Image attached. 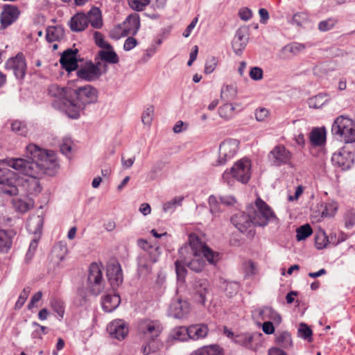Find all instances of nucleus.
Here are the masks:
<instances>
[{
    "mask_svg": "<svg viewBox=\"0 0 355 355\" xmlns=\"http://www.w3.org/2000/svg\"><path fill=\"white\" fill-rule=\"evenodd\" d=\"M154 115V107L149 105L144 111L141 116V121L144 125H150L152 123Z\"/></svg>",
    "mask_w": 355,
    "mask_h": 355,
    "instance_id": "nucleus-51",
    "label": "nucleus"
},
{
    "mask_svg": "<svg viewBox=\"0 0 355 355\" xmlns=\"http://www.w3.org/2000/svg\"><path fill=\"white\" fill-rule=\"evenodd\" d=\"M106 275L113 289L117 288L123 282L121 266L115 259H110L107 264Z\"/></svg>",
    "mask_w": 355,
    "mask_h": 355,
    "instance_id": "nucleus-13",
    "label": "nucleus"
},
{
    "mask_svg": "<svg viewBox=\"0 0 355 355\" xmlns=\"http://www.w3.org/2000/svg\"><path fill=\"white\" fill-rule=\"evenodd\" d=\"M53 310L58 314V316L62 318L64 314V302L58 299H53L51 301Z\"/></svg>",
    "mask_w": 355,
    "mask_h": 355,
    "instance_id": "nucleus-48",
    "label": "nucleus"
},
{
    "mask_svg": "<svg viewBox=\"0 0 355 355\" xmlns=\"http://www.w3.org/2000/svg\"><path fill=\"white\" fill-rule=\"evenodd\" d=\"M180 259V260H177L175 262V271L178 279L184 280L187 274V269L185 268L187 266V258L183 255Z\"/></svg>",
    "mask_w": 355,
    "mask_h": 355,
    "instance_id": "nucleus-39",
    "label": "nucleus"
},
{
    "mask_svg": "<svg viewBox=\"0 0 355 355\" xmlns=\"http://www.w3.org/2000/svg\"><path fill=\"white\" fill-rule=\"evenodd\" d=\"M103 71L98 70L97 66L94 65L91 60L87 61L84 65L76 69V75L78 78L92 82L98 80L103 73H105L107 71V65L103 64Z\"/></svg>",
    "mask_w": 355,
    "mask_h": 355,
    "instance_id": "nucleus-12",
    "label": "nucleus"
},
{
    "mask_svg": "<svg viewBox=\"0 0 355 355\" xmlns=\"http://www.w3.org/2000/svg\"><path fill=\"white\" fill-rule=\"evenodd\" d=\"M246 211L252 218L253 225L265 227L270 222L278 219L271 207L260 197H257L254 204L247 206Z\"/></svg>",
    "mask_w": 355,
    "mask_h": 355,
    "instance_id": "nucleus-6",
    "label": "nucleus"
},
{
    "mask_svg": "<svg viewBox=\"0 0 355 355\" xmlns=\"http://www.w3.org/2000/svg\"><path fill=\"white\" fill-rule=\"evenodd\" d=\"M250 76L252 80H260L263 78V70L260 67H254L250 71Z\"/></svg>",
    "mask_w": 355,
    "mask_h": 355,
    "instance_id": "nucleus-61",
    "label": "nucleus"
},
{
    "mask_svg": "<svg viewBox=\"0 0 355 355\" xmlns=\"http://www.w3.org/2000/svg\"><path fill=\"white\" fill-rule=\"evenodd\" d=\"M329 243V237L324 232H320L315 236V245L317 249L325 248Z\"/></svg>",
    "mask_w": 355,
    "mask_h": 355,
    "instance_id": "nucleus-47",
    "label": "nucleus"
},
{
    "mask_svg": "<svg viewBox=\"0 0 355 355\" xmlns=\"http://www.w3.org/2000/svg\"><path fill=\"white\" fill-rule=\"evenodd\" d=\"M259 315L262 320H272L276 324H279L282 322V317L279 313H277L272 307L265 306L259 312Z\"/></svg>",
    "mask_w": 355,
    "mask_h": 355,
    "instance_id": "nucleus-32",
    "label": "nucleus"
},
{
    "mask_svg": "<svg viewBox=\"0 0 355 355\" xmlns=\"http://www.w3.org/2000/svg\"><path fill=\"white\" fill-rule=\"evenodd\" d=\"M15 205L19 211L25 213L28 211L33 207V205L31 202H26L25 200L19 199L17 201Z\"/></svg>",
    "mask_w": 355,
    "mask_h": 355,
    "instance_id": "nucleus-60",
    "label": "nucleus"
},
{
    "mask_svg": "<svg viewBox=\"0 0 355 355\" xmlns=\"http://www.w3.org/2000/svg\"><path fill=\"white\" fill-rule=\"evenodd\" d=\"M99 59L105 62L104 64H117L119 62V58L117 54L114 52L113 49H107V51L101 50L98 52Z\"/></svg>",
    "mask_w": 355,
    "mask_h": 355,
    "instance_id": "nucleus-34",
    "label": "nucleus"
},
{
    "mask_svg": "<svg viewBox=\"0 0 355 355\" xmlns=\"http://www.w3.org/2000/svg\"><path fill=\"white\" fill-rule=\"evenodd\" d=\"M309 19V16L306 12H300L293 15V23L295 24L298 26H302Z\"/></svg>",
    "mask_w": 355,
    "mask_h": 355,
    "instance_id": "nucleus-55",
    "label": "nucleus"
},
{
    "mask_svg": "<svg viewBox=\"0 0 355 355\" xmlns=\"http://www.w3.org/2000/svg\"><path fill=\"white\" fill-rule=\"evenodd\" d=\"M162 324L158 320H144L139 322L138 335L141 341V353L150 355L160 350L164 343L160 339Z\"/></svg>",
    "mask_w": 355,
    "mask_h": 355,
    "instance_id": "nucleus-3",
    "label": "nucleus"
},
{
    "mask_svg": "<svg viewBox=\"0 0 355 355\" xmlns=\"http://www.w3.org/2000/svg\"><path fill=\"white\" fill-rule=\"evenodd\" d=\"M310 143L313 146L320 147L326 142V130L324 128H314L309 135Z\"/></svg>",
    "mask_w": 355,
    "mask_h": 355,
    "instance_id": "nucleus-26",
    "label": "nucleus"
},
{
    "mask_svg": "<svg viewBox=\"0 0 355 355\" xmlns=\"http://www.w3.org/2000/svg\"><path fill=\"white\" fill-rule=\"evenodd\" d=\"M313 233L312 228L309 224L300 226L296 230V238L297 241L305 240Z\"/></svg>",
    "mask_w": 355,
    "mask_h": 355,
    "instance_id": "nucleus-46",
    "label": "nucleus"
},
{
    "mask_svg": "<svg viewBox=\"0 0 355 355\" xmlns=\"http://www.w3.org/2000/svg\"><path fill=\"white\" fill-rule=\"evenodd\" d=\"M218 64V58L214 56L208 58L205 62V73L206 74L211 73Z\"/></svg>",
    "mask_w": 355,
    "mask_h": 355,
    "instance_id": "nucleus-54",
    "label": "nucleus"
},
{
    "mask_svg": "<svg viewBox=\"0 0 355 355\" xmlns=\"http://www.w3.org/2000/svg\"><path fill=\"white\" fill-rule=\"evenodd\" d=\"M20 10L16 6L6 4L2 8L0 14L1 26L3 29L6 28L17 20L20 15Z\"/></svg>",
    "mask_w": 355,
    "mask_h": 355,
    "instance_id": "nucleus-19",
    "label": "nucleus"
},
{
    "mask_svg": "<svg viewBox=\"0 0 355 355\" xmlns=\"http://www.w3.org/2000/svg\"><path fill=\"white\" fill-rule=\"evenodd\" d=\"M33 326L35 327L36 329L33 331V338H37L41 339L43 335L47 334V327L42 326L36 322H33Z\"/></svg>",
    "mask_w": 355,
    "mask_h": 355,
    "instance_id": "nucleus-57",
    "label": "nucleus"
},
{
    "mask_svg": "<svg viewBox=\"0 0 355 355\" xmlns=\"http://www.w3.org/2000/svg\"><path fill=\"white\" fill-rule=\"evenodd\" d=\"M0 162L27 176L18 175L17 184H16L18 194L21 191L28 195L36 196L42 191L39 179L43 175H48L47 170L44 169L43 166L35 163L28 164L21 159H1Z\"/></svg>",
    "mask_w": 355,
    "mask_h": 355,
    "instance_id": "nucleus-1",
    "label": "nucleus"
},
{
    "mask_svg": "<svg viewBox=\"0 0 355 355\" xmlns=\"http://www.w3.org/2000/svg\"><path fill=\"white\" fill-rule=\"evenodd\" d=\"M191 355H223L222 349L217 345L204 346Z\"/></svg>",
    "mask_w": 355,
    "mask_h": 355,
    "instance_id": "nucleus-35",
    "label": "nucleus"
},
{
    "mask_svg": "<svg viewBox=\"0 0 355 355\" xmlns=\"http://www.w3.org/2000/svg\"><path fill=\"white\" fill-rule=\"evenodd\" d=\"M354 158L352 153L343 150L333 154L331 162L334 166L340 167L342 170H347L353 165Z\"/></svg>",
    "mask_w": 355,
    "mask_h": 355,
    "instance_id": "nucleus-21",
    "label": "nucleus"
},
{
    "mask_svg": "<svg viewBox=\"0 0 355 355\" xmlns=\"http://www.w3.org/2000/svg\"><path fill=\"white\" fill-rule=\"evenodd\" d=\"M10 128L15 134L26 137L28 134V128L24 121L14 120L10 123Z\"/></svg>",
    "mask_w": 355,
    "mask_h": 355,
    "instance_id": "nucleus-38",
    "label": "nucleus"
},
{
    "mask_svg": "<svg viewBox=\"0 0 355 355\" xmlns=\"http://www.w3.org/2000/svg\"><path fill=\"white\" fill-rule=\"evenodd\" d=\"M187 253L194 257L190 261H187V266L196 272H201L205 267V261L200 257L201 255L211 264H216L220 258L218 252L213 251L206 244L200 242L198 238L196 241L192 240L191 236L189 245L182 247L179 250L180 257Z\"/></svg>",
    "mask_w": 355,
    "mask_h": 355,
    "instance_id": "nucleus-4",
    "label": "nucleus"
},
{
    "mask_svg": "<svg viewBox=\"0 0 355 355\" xmlns=\"http://www.w3.org/2000/svg\"><path fill=\"white\" fill-rule=\"evenodd\" d=\"M210 211L214 216H217L223 211L221 209V202L216 196L211 195L208 200Z\"/></svg>",
    "mask_w": 355,
    "mask_h": 355,
    "instance_id": "nucleus-45",
    "label": "nucleus"
},
{
    "mask_svg": "<svg viewBox=\"0 0 355 355\" xmlns=\"http://www.w3.org/2000/svg\"><path fill=\"white\" fill-rule=\"evenodd\" d=\"M25 153L29 160L23 158L11 157H7L5 159H21L28 164L35 163L39 166H43L44 169L47 170L48 175L53 176L55 174L58 163L56 155L53 150H47L31 143L26 147Z\"/></svg>",
    "mask_w": 355,
    "mask_h": 355,
    "instance_id": "nucleus-5",
    "label": "nucleus"
},
{
    "mask_svg": "<svg viewBox=\"0 0 355 355\" xmlns=\"http://www.w3.org/2000/svg\"><path fill=\"white\" fill-rule=\"evenodd\" d=\"M69 26L73 32L83 31L88 27L87 17L83 12L76 13L71 18Z\"/></svg>",
    "mask_w": 355,
    "mask_h": 355,
    "instance_id": "nucleus-25",
    "label": "nucleus"
},
{
    "mask_svg": "<svg viewBox=\"0 0 355 355\" xmlns=\"http://www.w3.org/2000/svg\"><path fill=\"white\" fill-rule=\"evenodd\" d=\"M88 20V25L96 29H99L103 26V19L101 10L97 7H92L91 10L85 14Z\"/></svg>",
    "mask_w": 355,
    "mask_h": 355,
    "instance_id": "nucleus-30",
    "label": "nucleus"
},
{
    "mask_svg": "<svg viewBox=\"0 0 355 355\" xmlns=\"http://www.w3.org/2000/svg\"><path fill=\"white\" fill-rule=\"evenodd\" d=\"M8 70H12L17 79L22 80L26 73V59L22 53H19L14 58H9L5 64Z\"/></svg>",
    "mask_w": 355,
    "mask_h": 355,
    "instance_id": "nucleus-15",
    "label": "nucleus"
},
{
    "mask_svg": "<svg viewBox=\"0 0 355 355\" xmlns=\"http://www.w3.org/2000/svg\"><path fill=\"white\" fill-rule=\"evenodd\" d=\"M72 144L73 141L71 138H64L60 146V152L66 156H68L71 153Z\"/></svg>",
    "mask_w": 355,
    "mask_h": 355,
    "instance_id": "nucleus-56",
    "label": "nucleus"
},
{
    "mask_svg": "<svg viewBox=\"0 0 355 355\" xmlns=\"http://www.w3.org/2000/svg\"><path fill=\"white\" fill-rule=\"evenodd\" d=\"M94 39L96 45L98 47L105 49H112V45L104 40L103 35L101 33L96 31L94 33Z\"/></svg>",
    "mask_w": 355,
    "mask_h": 355,
    "instance_id": "nucleus-50",
    "label": "nucleus"
},
{
    "mask_svg": "<svg viewBox=\"0 0 355 355\" xmlns=\"http://www.w3.org/2000/svg\"><path fill=\"white\" fill-rule=\"evenodd\" d=\"M18 175L16 173L7 168H0V184L2 193L14 196L18 195L16 187Z\"/></svg>",
    "mask_w": 355,
    "mask_h": 355,
    "instance_id": "nucleus-11",
    "label": "nucleus"
},
{
    "mask_svg": "<svg viewBox=\"0 0 355 355\" xmlns=\"http://www.w3.org/2000/svg\"><path fill=\"white\" fill-rule=\"evenodd\" d=\"M254 334L250 333H241L235 335L234 343L247 349H252V343Z\"/></svg>",
    "mask_w": 355,
    "mask_h": 355,
    "instance_id": "nucleus-33",
    "label": "nucleus"
},
{
    "mask_svg": "<svg viewBox=\"0 0 355 355\" xmlns=\"http://www.w3.org/2000/svg\"><path fill=\"white\" fill-rule=\"evenodd\" d=\"M15 234L13 230L0 229V252H7L11 248L12 238Z\"/></svg>",
    "mask_w": 355,
    "mask_h": 355,
    "instance_id": "nucleus-27",
    "label": "nucleus"
},
{
    "mask_svg": "<svg viewBox=\"0 0 355 355\" xmlns=\"http://www.w3.org/2000/svg\"><path fill=\"white\" fill-rule=\"evenodd\" d=\"M276 343L282 347L287 348L292 345L291 334L287 331H283L277 334L276 336Z\"/></svg>",
    "mask_w": 355,
    "mask_h": 355,
    "instance_id": "nucleus-43",
    "label": "nucleus"
},
{
    "mask_svg": "<svg viewBox=\"0 0 355 355\" xmlns=\"http://www.w3.org/2000/svg\"><path fill=\"white\" fill-rule=\"evenodd\" d=\"M184 200V197L178 196L175 197L172 200L166 202L163 205V210L165 212H173L178 206H181L182 202Z\"/></svg>",
    "mask_w": 355,
    "mask_h": 355,
    "instance_id": "nucleus-44",
    "label": "nucleus"
},
{
    "mask_svg": "<svg viewBox=\"0 0 355 355\" xmlns=\"http://www.w3.org/2000/svg\"><path fill=\"white\" fill-rule=\"evenodd\" d=\"M105 287L101 267L96 263L90 264L87 279V288L92 295H98Z\"/></svg>",
    "mask_w": 355,
    "mask_h": 355,
    "instance_id": "nucleus-9",
    "label": "nucleus"
},
{
    "mask_svg": "<svg viewBox=\"0 0 355 355\" xmlns=\"http://www.w3.org/2000/svg\"><path fill=\"white\" fill-rule=\"evenodd\" d=\"M120 302L119 295H106L102 299V307L105 312L110 313L119 306Z\"/></svg>",
    "mask_w": 355,
    "mask_h": 355,
    "instance_id": "nucleus-28",
    "label": "nucleus"
},
{
    "mask_svg": "<svg viewBox=\"0 0 355 355\" xmlns=\"http://www.w3.org/2000/svg\"><path fill=\"white\" fill-rule=\"evenodd\" d=\"M306 46L304 44L298 42H291L284 46L286 51H289L293 55H297L304 51Z\"/></svg>",
    "mask_w": 355,
    "mask_h": 355,
    "instance_id": "nucleus-52",
    "label": "nucleus"
},
{
    "mask_svg": "<svg viewBox=\"0 0 355 355\" xmlns=\"http://www.w3.org/2000/svg\"><path fill=\"white\" fill-rule=\"evenodd\" d=\"M138 42L137 40L133 37H128L124 42L123 49L126 51H129L134 49Z\"/></svg>",
    "mask_w": 355,
    "mask_h": 355,
    "instance_id": "nucleus-63",
    "label": "nucleus"
},
{
    "mask_svg": "<svg viewBox=\"0 0 355 355\" xmlns=\"http://www.w3.org/2000/svg\"><path fill=\"white\" fill-rule=\"evenodd\" d=\"M239 143L236 139H227L223 141L219 146L218 164L223 165L236 154Z\"/></svg>",
    "mask_w": 355,
    "mask_h": 355,
    "instance_id": "nucleus-16",
    "label": "nucleus"
},
{
    "mask_svg": "<svg viewBox=\"0 0 355 355\" xmlns=\"http://www.w3.org/2000/svg\"><path fill=\"white\" fill-rule=\"evenodd\" d=\"M267 158L272 166L279 167L291 165L293 154L283 144H278L269 152Z\"/></svg>",
    "mask_w": 355,
    "mask_h": 355,
    "instance_id": "nucleus-10",
    "label": "nucleus"
},
{
    "mask_svg": "<svg viewBox=\"0 0 355 355\" xmlns=\"http://www.w3.org/2000/svg\"><path fill=\"white\" fill-rule=\"evenodd\" d=\"M331 132L346 144L354 143L355 142V121L340 115L332 124Z\"/></svg>",
    "mask_w": 355,
    "mask_h": 355,
    "instance_id": "nucleus-7",
    "label": "nucleus"
},
{
    "mask_svg": "<svg viewBox=\"0 0 355 355\" xmlns=\"http://www.w3.org/2000/svg\"><path fill=\"white\" fill-rule=\"evenodd\" d=\"M78 50L77 49H67L61 54L60 63L62 68L68 73L76 71L78 68V62L81 60L78 58Z\"/></svg>",
    "mask_w": 355,
    "mask_h": 355,
    "instance_id": "nucleus-17",
    "label": "nucleus"
},
{
    "mask_svg": "<svg viewBox=\"0 0 355 355\" xmlns=\"http://www.w3.org/2000/svg\"><path fill=\"white\" fill-rule=\"evenodd\" d=\"M269 111L263 107L257 109L255 112V118L259 121H263L268 118Z\"/></svg>",
    "mask_w": 355,
    "mask_h": 355,
    "instance_id": "nucleus-64",
    "label": "nucleus"
},
{
    "mask_svg": "<svg viewBox=\"0 0 355 355\" xmlns=\"http://www.w3.org/2000/svg\"><path fill=\"white\" fill-rule=\"evenodd\" d=\"M250 169V161L247 159H242L233 165L230 171H225L223 173V179L228 184H231V178L243 184H246L251 177Z\"/></svg>",
    "mask_w": 355,
    "mask_h": 355,
    "instance_id": "nucleus-8",
    "label": "nucleus"
},
{
    "mask_svg": "<svg viewBox=\"0 0 355 355\" xmlns=\"http://www.w3.org/2000/svg\"><path fill=\"white\" fill-rule=\"evenodd\" d=\"M98 94V90L90 85L76 89L71 88L69 93V103H67V105H64L62 107L64 109V113L68 117L77 119L80 117V113L83 112L86 105L97 102ZM55 105L61 107L57 103Z\"/></svg>",
    "mask_w": 355,
    "mask_h": 355,
    "instance_id": "nucleus-2",
    "label": "nucleus"
},
{
    "mask_svg": "<svg viewBox=\"0 0 355 355\" xmlns=\"http://www.w3.org/2000/svg\"><path fill=\"white\" fill-rule=\"evenodd\" d=\"M31 291V288L30 286H26L21 293H20L18 300L15 305V309H20L23 305L24 304L25 302L26 301Z\"/></svg>",
    "mask_w": 355,
    "mask_h": 355,
    "instance_id": "nucleus-49",
    "label": "nucleus"
},
{
    "mask_svg": "<svg viewBox=\"0 0 355 355\" xmlns=\"http://www.w3.org/2000/svg\"><path fill=\"white\" fill-rule=\"evenodd\" d=\"M345 226L349 229L355 225V210L349 209L346 211L344 216Z\"/></svg>",
    "mask_w": 355,
    "mask_h": 355,
    "instance_id": "nucleus-53",
    "label": "nucleus"
},
{
    "mask_svg": "<svg viewBox=\"0 0 355 355\" xmlns=\"http://www.w3.org/2000/svg\"><path fill=\"white\" fill-rule=\"evenodd\" d=\"M234 105L227 102L218 108V114L221 118L228 120L234 116Z\"/></svg>",
    "mask_w": 355,
    "mask_h": 355,
    "instance_id": "nucleus-41",
    "label": "nucleus"
},
{
    "mask_svg": "<svg viewBox=\"0 0 355 355\" xmlns=\"http://www.w3.org/2000/svg\"><path fill=\"white\" fill-rule=\"evenodd\" d=\"M189 338L192 340L204 338L208 334V327L205 324H193L188 327Z\"/></svg>",
    "mask_w": 355,
    "mask_h": 355,
    "instance_id": "nucleus-29",
    "label": "nucleus"
},
{
    "mask_svg": "<svg viewBox=\"0 0 355 355\" xmlns=\"http://www.w3.org/2000/svg\"><path fill=\"white\" fill-rule=\"evenodd\" d=\"M64 36V29L61 26H49L46 29V39L49 43L58 41Z\"/></svg>",
    "mask_w": 355,
    "mask_h": 355,
    "instance_id": "nucleus-31",
    "label": "nucleus"
},
{
    "mask_svg": "<svg viewBox=\"0 0 355 355\" xmlns=\"http://www.w3.org/2000/svg\"><path fill=\"white\" fill-rule=\"evenodd\" d=\"M171 337L174 340L184 341L187 340L189 338V330L188 327H178L173 329L171 334Z\"/></svg>",
    "mask_w": 355,
    "mask_h": 355,
    "instance_id": "nucleus-42",
    "label": "nucleus"
},
{
    "mask_svg": "<svg viewBox=\"0 0 355 355\" xmlns=\"http://www.w3.org/2000/svg\"><path fill=\"white\" fill-rule=\"evenodd\" d=\"M69 90H71V87H62L58 85L53 84L49 87V94L55 99L52 102V105L54 108L64 112L63 107H59L55 105V103L59 104L60 107L67 105V103H69L70 98L69 96Z\"/></svg>",
    "mask_w": 355,
    "mask_h": 355,
    "instance_id": "nucleus-14",
    "label": "nucleus"
},
{
    "mask_svg": "<svg viewBox=\"0 0 355 355\" xmlns=\"http://www.w3.org/2000/svg\"><path fill=\"white\" fill-rule=\"evenodd\" d=\"M121 26H123V29L121 35H114L113 31L112 33V38L118 40L121 37H125L129 35H136L140 28L139 15L137 13L130 14L127 17Z\"/></svg>",
    "mask_w": 355,
    "mask_h": 355,
    "instance_id": "nucleus-18",
    "label": "nucleus"
},
{
    "mask_svg": "<svg viewBox=\"0 0 355 355\" xmlns=\"http://www.w3.org/2000/svg\"><path fill=\"white\" fill-rule=\"evenodd\" d=\"M236 88L232 85H227L223 87L220 93V98L225 102H230L236 98Z\"/></svg>",
    "mask_w": 355,
    "mask_h": 355,
    "instance_id": "nucleus-36",
    "label": "nucleus"
},
{
    "mask_svg": "<svg viewBox=\"0 0 355 355\" xmlns=\"http://www.w3.org/2000/svg\"><path fill=\"white\" fill-rule=\"evenodd\" d=\"M130 7L137 11H142L149 4L148 0H143V3L139 0H128Z\"/></svg>",
    "mask_w": 355,
    "mask_h": 355,
    "instance_id": "nucleus-58",
    "label": "nucleus"
},
{
    "mask_svg": "<svg viewBox=\"0 0 355 355\" xmlns=\"http://www.w3.org/2000/svg\"><path fill=\"white\" fill-rule=\"evenodd\" d=\"M207 286L208 284L206 280L196 282L195 284L196 294L199 297L198 300L202 304L205 302Z\"/></svg>",
    "mask_w": 355,
    "mask_h": 355,
    "instance_id": "nucleus-37",
    "label": "nucleus"
},
{
    "mask_svg": "<svg viewBox=\"0 0 355 355\" xmlns=\"http://www.w3.org/2000/svg\"><path fill=\"white\" fill-rule=\"evenodd\" d=\"M232 223L242 233L247 232L253 225L252 218L249 213L239 211L231 218Z\"/></svg>",
    "mask_w": 355,
    "mask_h": 355,
    "instance_id": "nucleus-22",
    "label": "nucleus"
},
{
    "mask_svg": "<svg viewBox=\"0 0 355 355\" xmlns=\"http://www.w3.org/2000/svg\"><path fill=\"white\" fill-rule=\"evenodd\" d=\"M298 334L301 338L308 339L311 337L313 332L306 324L302 323L298 329Z\"/></svg>",
    "mask_w": 355,
    "mask_h": 355,
    "instance_id": "nucleus-59",
    "label": "nucleus"
},
{
    "mask_svg": "<svg viewBox=\"0 0 355 355\" xmlns=\"http://www.w3.org/2000/svg\"><path fill=\"white\" fill-rule=\"evenodd\" d=\"M327 101L328 99L326 94H318V95L309 98V105L310 107L319 109L326 104Z\"/></svg>",
    "mask_w": 355,
    "mask_h": 355,
    "instance_id": "nucleus-40",
    "label": "nucleus"
},
{
    "mask_svg": "<svg viewBox=\"0 0 355 355\" xmlns=\"http://www.w3.org/2000/svg\"><path fill=\"white\" fill-rule=\"evenodd\" d=\"M107 331L112 338L121 340L127 336L128 327L123 320H115L107 325Z\"/></svg>",
    "mask_w": 355,
    "mask_h": 355,
    "instance_id": "nucleus-20",
    "label": "nucleus"
},
{
    "mask_svg": "<svg viewBox=\"0 0 355 355\" xmlns=\"http://www.w3.org/2000/svg\"><path fill=\"white\" fill-rule=\"evenodd\" d=\"M335 25L334 21L331 19L322 21L318 24V28L321 31H327L331 30Z\"/></svg>",
    "mask_w": 355,
    "mask_h": 355,
    "instance_id": "nucleus-62",
    "label": "nucleus"
},
{
    "mask_svg": "<svg viewBox=\"0 0 355 355\" xmlns=\"http://www.w3.org/2000/svg\"><path fill=\"white\" fill-rule=\"evenodd\" d=\"M248 31L245 28H240L236 31L232 40V46L234 52L240 55L248 43Z\"/></svg>",
    "mask_w": 355,
    "mask_h": 355,
    "instance_id": "nucleus-23",
    "label": "nucleus"
},
{
    "mask_svg": "<svg viewBox=\"0 0 355 355\" xmlns=\"http://www.w3.org/2000/svg\"><path fill=\"white\" fill-rule=\"evenodd\" d=\"M190 311L189 304L181 299L174 300L169 306V314L175 318H183Z\"/></svg>",
    "mask_w": 355,
    "mask_h": 355,
    "instance_id": "nucleus-24",
    "label": "nucleus"
}]
</instances>
